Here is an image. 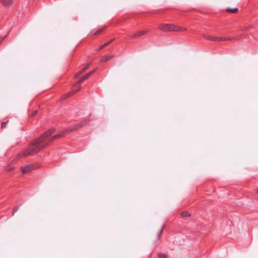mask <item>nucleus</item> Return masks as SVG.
Instances as JSON below:
<instances>
[{
  "mask_svg": "<svg viewBox=\"0 0 258 258\" xmlns=\"http://www.w3.org/2000/svg\"><path fill=\"white\" fill-rule=\"evenodd\" d=\"M5 37H0V42L3 41V40L5 39Z\"/></svg>",
  "mask_w": 258,
  "mask_h": 258,
  "instance_id": "obj_20",
  "label": "nucleus"
},
{
  "mask_svg": "<svg viewBox=\"0 0 258 258\" xmlns=\"http://www.w3.org/2000/svg\"><path fill=\"white\" fill-rule=\"evenodd\" d=\"M95 70H93L92 71L87 73L84 76L82 77L80 80L77 83V84L75 85V86L74 87L73 90L69 92L65 96H64L62 99H65L66 98L71 96L73 95L74 93H75L76 92H77L79 89H80V85L81 83L86 80L88 77H89L91 75H92L94 72Z\"/></svg>",
  "mask_w": 258,
  "mask_h": 258,
  "instance_id": "obj_2",
  "label": "nucleus"
},
{
  "mask_svg": "<svg viewBox=\"0 0 258 258\" xmlns=\"http://www.w3.org/2000/svg\"><path fill=\"white\" fill-rule=\"evenodd\" d=\"M226 38V40H234V39H237L236 37H225Z\"/></svg>",
  "mask_w": 258,
  "mask_h": 258,
  "instance_id": "obj_18",
  "label": "nucleus"
},
{
  "mask_svg": "<svg viewBox=\"0 0 258 258\" xmlns=\"http://www.w3.org/2000/svg\"><path fill=\"white\" fill-rule=\"evenodd\" d=\"M113 55H106V56H103L101 59V62H106V61H108L109 60L111 59V58H112L113 57Z\"/></svg>",
  "mask_w": 258,
  "mask_h": 258,
  "instance_id": "obj_8",
  "label": "nucleus"
},
{
  "mask_svg": "<svg viewBox=\"0 0 258 258\" xmlns=\"http://www.w3.org/2000/svg\"><path fill=\"white\" fill-rule=\"evenodd\" d=\"M19 208V206L15 207L14 208L13 212L12 213V216H14L15 213L18 211Z\"/></svg>",
  "mask_w": 258,
  "mask_h": 258,
  "instance_id": "obj_14",
  "label": "nucleus"
},
{
  "mask_svg": "<svg viewBox=\"0 0 258 258\" xmlns=\"http://www.w3.org/2000/svg\"><path fill=\"white\" fill-rule=\"evenodd\" d=\"M146 33H147V32L145 31H140V32H139L138 33L134 34L131 35V36L132 37H137V36H142V35L145 34Z\"/></svg>",
  "mask_w": 258,
  "mask_h": 258,
  "instance_id": "obj_9",
  "label": "nucleus"
},
{
  "mask_svg": "<svg viewBox=\"0 0 258 258\" xmlns=\"http://www.w3.org/2000/svg\"><path fill=\"white\" fill-rule=\"evenodd\" d=\"M0 1L5 7L10 6L13 2L12 0H0Z\"/></svg>",
  "mask_w": 258,
  "mask_h": 258,
  "instance_id": "obj_6",
  "label": "nucleus"
},
{
  "mask_svg": "<svg viewBox=\"0 0 258 258\" xmlns=\"http://www.w3.org/2000/svg\"><path fill=\"white\" fill-rule=\"evenodd\" d=\"M34 169L32 165H28L21 168L22 172L23 173H26L32 171Z\"/></svg>",
  "mask_w": 258,
  "mask_h": 258,
  "instance_id": "obj_5",
  "label": "nucleus"
},
{
  "mask_svg": "<svg viewBox=\"0 0 258 258\" xmlns=\"http://www.w3.org/2000/svg\"><path fill=\"white\" fill-rule=\"evenodd\" d=\"M159 258H167V256L163 253H159L158 254Z\"/></svg>",
  "mask_w": 258,
  "mask_h": 258,
  "instance_id": "obj_15",
  "label": "nucleus"
},
{
  "mask_svg": "<svg viewBox=\"0 0 258 258\" xmlns=\"http://www.w3.org/2000/svg\"><path fill=\"white\" fill-rule=\"evenodd\" d=\"M164 227H162L158 233L157 239L159 240L160 238L161 235L163 232Z\"/></svg>",
  "mask_w": 258,
  "mask_h": 258,
  "instance_id": "obj_12",
  "label": "nucleus"
},
{
  "mask_svg": "<svg viewBox=\"0 0 258 258\" xmlns=\"http://www.w3.org/2000/svg\"><path fill=\"white\" fill-rule=\"evenodd\" d=\"M90 121V120H88L87 121H83L81 123H77L72 125L64 131L60 132L59 134L54 136L51 138H49V136L54 132V130L53 129H51L45 132L41 137L34 141L30 145L28 149L20 154V155L27 156L36 154L46 146L49 142L52 141L55 139L62 137L63 135L66 133L71 132L84 126L87 123L89 122Z\"/></svg>",
  "mask_w": 258,
  "mask_h": 258,
  "instance_id": "obj_1",
  "label": "nucleus"
},
{
  "mask_svg": "<svg viewBox=\"0 0 258 258\" xmlns=\"http://www.w3.org/2000/svg\"><path fill=\"white\" fill-rule=\"evenodd\" d=\"M91 64V63H88L86 66L85 67H84V68H83L79 73H78L75 76V78H77L79 76V75L80 74H82L83 73V72H84L87 69H88V68L89 67V66Z\"/></svg>",
  "mask_w": 258,
  "mask_h": 258,
  "instance_id": "obj_7",
  "label": "nucleus"
},
{
  "mask_svg": "<svg viewBox=\"0 0 258 258\" xmlns=\"http://www.w3.org/2000/svg\"><path fill=\"white\" fill-rule=\"evenodd\" d=\"M164 227H162L158 233L157 239L159 240L160 238L161 235L163 232Z\"/></svg>",
  "mask_w": 258,
  "mask_h": 258,
  "instance_id": "obj_13",
  "label": "nucleus"
},
{
  "mask_svg": "<svg viewBox=\"0 0 258 258\" xmlns=\"http://www.w3.org/2000/svg\"><path fill=\"white\" fill-rule=\"evenodd\" d=\"M189 216H190V214L187 211L183 212L181 213V216L183 217H189Z\"/></svg>",
  "mask_w": 258,
  "mask_h": 258,
  "instance_id": "obj_11",
  "label": "nucleus"
},
{
  "mask_svg": "<svg viewBox=\"0 0 258 258\" xmlns=\"http://www.w3.org/2000/svg\"><path fill=\"white\" fill-rule=\"evenodd\" d=\"M102 32V30L101 29H99L94 34L95 35H97V34H100L101 32Z\"/></svg>",
  "mask_w": 258,
  "mask_h": 258,
  "instance_id": "obj_19",
  "label": "nucleus"
},
{
  "mask_svg": "<svg viewBox=\"0 0 258 258\" xmlns=\"http://www.w3.org/2000/svg\"><path fill=\"white\" fill-rule=\"evenodd\" d=\"M8 121H7L6 122H3L2 123L1 127L3 128L6 127L7 124L8 123Z\"/></svg>",
  "mask_w": 258,
  "mask_h": 258,
  "instance_id": "obj_16",
  "label": "nucleus"
},
{
  "mask_svg": "<svg viewBox=\"0 0 258 258\" xmlns=\"http://www.w3.org/2000/svg\"><path fill=\"white\" fill-rule=\"evenodd\" d=\"M159 29L164 31H179L186 30V28L169 24H161L159 26Z\"/></svg>",
  "mask_w": 258,
  "mask_h": 258,
  "instance_id": "obj_3",
  "label": "nucleus"
},
{
  "mask_svg": "<svg viewBox=\"0 0 258 258\" xmlns=\"http://www.w3.org/2000/svg\"><path fill=\"white\" fill-rule=\"evenodd\" d=\"M238 10L236 8H233V9L228 8L226 9V11L231 13H236V12H238Z\"/></svg>",
  "mask_w": 258,
  "mask_h": 258,
  "instance_id": "obj_10",
  "label": "nucleus"
},
{
  "mask_svg": "<svg viewBox=\"0 0 258 258\" xmlns=\"http://www.w3.org/2000/svg\"><path fill=\"white\" fill-rule=\"evenodd\" d=\"M110 43V42H108V43H105L104 45H103L102 46H101L98 49V51H99L101 49H102L104 47H105V46H106L108 44H109Z\"/></svg>",
  "mask_w": 258,
  "mask_h": 258,
  "instance_id": "obj_17",
  "label": "nucleus"
},
{
  "mask_svg": "<svg viewBox=\"0 0 258 258\" xmlns=\"http://www.w3.org/2000/svg\"><path fill=\"white\" fill-rule=\"evenodd\" d=\"M203 37L206 39L213 41H224L226 39L225 37H213L206 34L204 35Z\"/></svg>",
  "mask_w": 258,
  "mask_h": 258,
  "instance_id": "obj_4",
  "label": "nucleus"
},
{
  "mask_svg": "<svg viewBox=\"0 0 258 258\" xmlns=\"http://www.w3.org/2000/svg\"><path fill=\"white\" fill-rule=\"evenodd\" d=\"M36 113H37V111H35L33 112V113L32 115V116H34V115H35V114H36Z\"/></svg>",
  "mask_w": 258,
  "mask_h": 258,
  "instance_id": "obj_21",
  "label": "nucleus"
}]
</instances>
